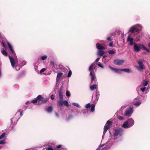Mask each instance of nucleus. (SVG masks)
<instances>
[{"mask_svg":"<svg viewBox=\"0 0 150 150\" xmlns=\"http://www.w3.org/2000/svg\"><path fill=\"white\" fill-rule=\"evenodd\" d=\"M100 59V57H98L95 60V62L92 63L90 66L88 70L90 72L89 74L90 76L91 77V83H92L93 81L94 83H96V76L95 74V71L94 70L95 69L96 66L95 62H98Z\"/></svg>","mask_w":150,"mask_h":150,"instance_id":"nucleus-1","label":"nucleus"},{"mask_svg":"<svg viewBox=\"0 0 150 150\" xmlns=\"http://www.w3.org/2000/svg\"><path fill=\"white\" fill-rule=\"evenodd\" d=\"M142 27V26L140 24H137L131 27L129 30V31L132 33H138L141 30Z\"/></svg>","mask_w":150,"mask_h":150,"instance_id":"nucleus-2","label":"nucleus"},{"mask_svg":"<svg viewBox=\"0 0 150 150\" xmlns=\"http://www.w3.org/2000/svg\"><path fill=\"white\" fill-rule=\"evenodd\" d=\"M63 86L62 85L60 88L59 93V100L57 102V104L60 107L63 106Z\"/></svg>","mask_w":150,"mask_h":150,"instance_id":"nucleus-3","label":"nucleus"},{"mask_svg":"<svg viewBox=\"0 0 150 150\" xmlns=\"http://www.w3.org/2000/svg\"><path fill=\"white\" fill-rule=\"evenodd\" d=\"M114 130L115 132L114 133V138L113 139L114 140L117 138V137H115L117 136H121L123 134L124 130L121 128L116 129Z\"/></svg>","mask_w":150,"mask_h":150,"instance_id":"nucleus-4","label":"nucleus"},{"mask_svg":"<svg viewBox=\"0 0 150 150\" xmlns=\"http://www.w3.org/2000/svg\"><path fill=\"white\" fill-rule=\"evenodd\" d=\"M133 112V108L132 107H129L126 109L124 115L126 116L130 117L132 115Z\"/></svg>","mask_w":150,"mask_h":150,"instance_id":"nucleus-5","label":"nucleus"},{"mask_svg":"<svg viewBox=\"0 0 150 150\" xmlns=\"http://www.w3.org/2000/svg\"><path fill=\"white\" fill-rule=\"evenodd\" d=\"M112 124V121L108 120L106 124L105 125L104 127V131L103 132V134L102 136V138L105 135L107 131L110 128L111 125Z\"/></svg>","mask_w":150,"mask_h":150,"instance_id":"nucleus-6","label":"nucleus"},{"mask_svg":"<svg viewBox=\"0 0 150 150\" xmlns=\"http://www.w3.org/2000/svg\"><path fill=\"white\" fill-rule=\"evenodd\" d=\"M62 145L60 144L57 146L56 147L53 144H51L48 145L49 147L46 149V150H59V149L61 148Z\"/></svg>","mask_w":150,"mask_h":150,"instance_id":"nucleus-7","label":"nucleus"},{"mask_svg":"<svg viewBox=\"0 0 150 150\" xmlns=\"http://www.w3.org/2000/svg\"><path fill=\"white\" fill-rule=\"evenodd\" d=\"M38 100H39L41 102V104H44L46 103L49 100L48 98H44L41 95H38L37 97Z\"/></svg>","mask_w":150,"mask_h":150,"instance_id":"nucleus-8","label":"nucleus"},{"mask_svg":"<svg viewBox=\"0 0 150 150\" xmlns=\"http://www.w3.org/2000/svg\"><path fill=\"white\" fill-rule=\"evenodd\" d=\"M137 63L139 66L137 67V68L140 71H142L145 68V67L143 63V61L142 60H139L137 61Z\"/></svg>","mask_w":150,"mask_h":150,"instance_id":"nucleus-9","label":"nucleus"},{"mask_svg":"<svg viewBox=\"0 0 150 150\" xmlns=\"http://www.w3.org/2000/svg\"><path fill=\"white\" fill-rule=\"evenodd\" d=\"M125 60L124 59H115L114 60L113 63L115 65L120 66L124 63Z\"/></svg>","mask_w":150,"mask_h":150,"instance_id":"nucleus-10","label":"nucleus"},{"mask_svg":"<svg viewBox=\"0 0 150 150\" xmlns=\"http://www.w3.org/2000/svg\"><path fill=\"white\" fill-rule=\"evenodd\" d=\"M63 75V74L62 72H59L57 73L56 79V85H57V86L59 83V80Z\"/></svg>","mask_w":150,"mask_h":150,"instance_id":"nucleus-11","label":"nucleus"},{"mask_svg":"<svg viewBox=\"0 0 150 150\" xmlns=\"http://www.w3.org/2000/svg\"><path fill=\"white\" fill-rule=\"evenodd\" d=\"M15 57V55H14V57H13L10 56H9V59L11 64L12 67L14 68L15 67V62L16 60H17V58L16 59L14 58Z\"/></svg>","mask_w":150,"mask_h":150,"instance_id":"nucleus-12","label":"nucleus"},{"mask_svg":"<svg viewBox=\"0 0 150 150\" xmlns=\"http://www.w3.org/2000/svg\"><path fill=\"white\" fill-rule=\"evenodd\" d=\"M137 99V98L134 99L133 102L132 103L133 105L136 107L139 106L142 103V101L140 100H135Z\"/></svg>","mask_w":150,"mask_h":150,"instance_id":"nucleus-13","label":"nucleus"},{"mask_svg":"<svg viewBox=\"0 0 150 150\" xmlns=\"http://www.w3.org/2000/svg\"><path fill=\"white\" fill-rule=\"evenodd\" d=\"M96 48L99 50H104L105 49L103 45L102 44L98 43H96Z\"/></svg>","mask_w":150,"mask_h":150,"instance_id":"nucleus-14","label":"nucleus"},{"mask_svg":"<svg viewBox=\"0 0 150 150\" xmlns=\"http://www.w3.org/2000/svg\"><path fill=\"white\" fill-rule=\"evenodd\" d=\"M127 121L128 122L130 127L133 126L134 124V121L132 118H129L127 120Z\"/></svg>","mask_w":150,"mask_h":150,"instance_id":"nucleus-15","label":"nucleus"},{"mask_svg":"<svg viewBox=\"0 0 150 150\" xmlns=\"http://www.w3.org/2000/svg\"><path fill=\"white\" fill-rule=\"evenodd\" d=\"M100 93L98 91H97L96 90V98L95 100H94V97H93V96H92V99H93L94 100V101L96 103L97 102L99 99V97L100 96Z\"/></svg>","mask_w":150,"mask_h":150,"instance_id":"nucleus-16","label":"nucleus"},{"mask_svg":"<svg viewBox=\"0 0 150 150\" xmlns=\"http://www.w3.org/2000/svg\"><path fill=\"white\" fill-rule=\"evenodd\" d=\"M134 39L130 36H128L127 38V41L129 42V45L130 46H132L133 45Z\"/></svg>","mask_w":150,"mask_h":150,"instance_id":"nucleus-17","label":"nucleus"},{"mask_svg":"<svg viewBox=\"0 0 150 150\" xmlns=\"http://www.w3.org/2000/svg\"><path fill=\"white\" fill-rule=\"evenodd\" d=\"M121 127L125 129H128L130 128L129 123L127 120L125 121L122 125Z\"/></svg>","mask_w":150,"mask_h":150,"instance_id":"nucleus-18","label":"nucleus"},{"mask_svg":"<svg viewBox=\"0 0 150 150\" xmlns=\"http://www.w3.org/2000/svg\"><path fill=\"white\" fill-rule=\"evenodd\" d=\"M109 67L111 70L115 71V72L116 73H121V71H122V69H116L110 66H109Z\"/></svg>","mask_w":150,"mask_h":150,"instance_id":"nucleus-19","label":"nucleus"},{"mask_svg":"<svg viewBox=\"0 0 150 150\" xmlns=\"http://www.w3.org/2000/svg\"><path fill=\"white\" fill-rule=\"evenodd\" d=\"M140 48H141L140 47L139 45V46L136 44H134V50L135 52H139L140 50Z\"/></svg>","mask_w":150,"mask_h":150,"instance_id":"nucleus-20","label":"nucleus"},{"mask_svg":"<svg viewBox=\"0 0 150 150\" xmlns=\"http://www.w3.org/2000/svg\"><path fill=\"white\" fill-rule=\"evenodd\" d=\"M46 111L49 113H51L53 110V107L52 106H50L48 107H46L45 108Z\"/></svg>","mask_w":150,"mask_h":150,"instance_id":"nucleus-21","label":"nucleus"},{"mask_svg":"<svg viewBox=\"0 0 150 150\" xmlns=\"http://www.w3.org/2000/svg\"><path fill=\"white\" fill-rule=\"evenodd\" d=\"M23 111H20V110L18 111L16 113V114L15 115V117H16L17 116L20 115V116L19 117V118L17 120V121H18V120L20 119L21 117L23 115Z\"/></svg>","mask_w":150,"mask_h":150,"instance_id":"nucleus-22","label":"nucleus"},{"mask_svg":"<svg viewBox=\"0 0 150 150\" xmlns=\"http://www.w3.org/2000/svg\"><path fill=\"white\" fill-rule=\"evenodd\" d=\"M6 132H4L1 135H0V141H4V139L6 138Z\"/></svg>","mask_w":150,"mask_h":150,"instance_id":"nucleus-23","label":"nucleus"},{"mask_svg":"<svg viewBox=\"0 0 150 150\" xmlns=\"http://www.w3.org/2000/svg\"><path fill=\"white\" fill-rule=\"evenodd\" d=\"M139 46L142 49L150 53V51L148 49H147L145 47L143 44H140Z\"/></svg>","mask_w":150,"mask_h":150,"instance_id":"nucleus-24","label":"nucleus"},{"mask_svg":"<svg viewBox=\"0 0 150 150\" xmlns=\"http://www.w3.org/2000/svg\"><path fill=\"white\" fill-rule=\"evenodd\" d=\"M103 50H99L98 52V55L99 56H103L105 53V52Z\"/></svg>","mask_w":150,"mask_h":150,"instance_id":"nucleus-25","label":"nucleus"},{"mask_svg":"<svg viewBox=\"0 0 150 150\" xmlns=\"http://www.w3.org/2000/svg\"><path fill=\"white\" fill-rule=\"evenodd\" d=\"M122 71L128 73H131L132 72V71L130 69H122Z\"/></svg>","mask_w":150,"mask_h":150,"instance_id":"nucleus-26","label":"nucleus"},{"mask_svg":"<svg viewBox=\"0 0 150 150\" xmlns=\"http://www.w3.org/2000/svg\"><path fill=\"white\" fill-rule=\"evenodd\" d=\"M97 86L96 84H93L90 86V88L91 90L93 91L96 89Z\"/></svg>","mask_w":150,"mask_h":150,"instance_id":"nucleus-27","label":"nucleus"},{"mask_svg":"<svg viewBox=\"0 0 150 150\" xmlns=\"http://www.w3.org/2000/svg\"><path fill=\"white\" fill-rule=\"evenodd\" d=\"M141 86H139V87H138L137 88V91H139V89H140V90L142 92H144L145 91V90L146 89V88L145 87H144V88H139V87H140Z\"/></svg>","mask_w":150,"mask_h":150,"instance_id":"nucleus-28","label":"nucleus"},{"mask_svg":"<svg viewBox=\"0 0 150 150\" xmlns=\"http://www.w3.org/2000/svg\"><path fill=\"white\" fill-rule=\"evenodd\" d=\"M63 105L64 104L67 107L69 106V104L68 101L66 100H63Z\"/></svg>","mask_w":150,"mask_h":150,"instance_id":"nucleus-29","label":"nucleus"},{"mask_svg":"<svg viewBox=\"0 0 150 150\" xmlns=\"http://www.w3.org/2000/svg\"><path fill=\"white\" fill-rule=\"evenodd\" d=\"M91 111L92 112H93L95 111V105L94 104H92L91 106Z\"/></svg>","mask_w":150,"mask_h":150,"instance_id":"nucleus-30","label":"nucleus"},{"mask_svg":"<svg viewBox=\"0 0 150 150\" xmlns=\"http://www.w3.org/2000/svg\"><path fill=\"white\" fill-rule=\"evenodd\" d=\"M1 53L4 55L5 56H7V52L4 50L3 49H2V50H1Z\"/></svg>","mask_w":150,"mask_h":150,"instance_id":"nucleus-31","label":"nucleus"},{"mask_svg":"<svg viewBox=\"0 0 150 150\" xmlns=\"http://www.w3.org/2000/svg\"><path fill=\"white\" fill-rule=\"evenodd\" d=\"M72 105H73L76 106L79 108H80L81 107L79 105L78 103H74V102L73 103H72Z\"/></svg>","mask_w":150,"mask_h":150,"instance_id":"nucleus-32","label":"nucleus"},{"mask_svg":"<svg viewBox=\"0 0 150 150\" xmlns=\"http://www.w3.org/2000/svg\"><path fill=\"white\" fill-rule=\"evenodd\" d=\"M11 51V53L12 54H13L14 55H15V57L14 58L15 59H17V57H16V54L15 53L14 51L13 50V48L9 49Z\"/></svg>","mask_w":150,"mask_h":150,"instance_id":"nucleus-33","label":"nucleus"},{"mask_svg":"<svg viewBox=\"0 0 150 150\" xmlns=\"http://www.w3.org/2000/svg\"><path fill=\"white\" fill-rule=\"evenodd\" d=\"M148 82L147 81L144 80V81H143L142 84L144 86H146L148 85Z\"/></svg>","mask_w":150,"mask_h":150,"instance_id":"nucleus-34","label":"nucleus"},{"mask_svg":"<svg viewBox=\"0 0 150 150\" xmlns=\"http://www.w3.org/2000/svg\"><path fill=\"white\" fill-rule=\"evenodd\" d=\"M108 53L110 54H113L115 53V51L112 50H109L108 51Z\"/></svg>","mask_w":150,"mask_h":150,"instance_id":"nucleus-35","label":"nucleus"},{"mask_svg":"<svg viewBox=\"0 0 150 150\" xmlns=\"http://www.w3.org/2000/svg\"><path fill=\"white\" fill-rule=\"evenodd\" d=\"M73 117V116L72 115H69L68 117L66 118V120L67 121L71 119Z\"/></svg>","mask_w":150,"mask_h":150,"instance_id":"nucleus-36","label":"nucleus"},{"mask_svg":"<svg viewBox=\"0 0 150 150\" xmlns=\"http://www.w3.org/2000/svg\"><path fill=\"white\" fill-rule=\"evenodd\" d=\"M47 58V56L46 55H44L41 56V59L42 60H44L46 59Z\"/></svg>","mask_w":150,"mask_h":150,"instance_id":"nucleus-37","label":"nucleus"},{"mask_svg":"<svg viewBox=\"0 0 150 150\" xmlns=\"http://www.w3.org/2000/svg\"><path fill=\"white\" fill-rule=\"evenodd\" d=\"M37 100H38L36 98L35 99L32 100L31 102L34 104L36 103L37 102Z\"/></svg>","mask_w":150,"mask_h":150,"instance_id":"nucleus-38","label":"nucleus"},{"mask_svg":"<svg viewBox=\"0 0 150 150\" xmlns=\"http://www.w3.org/2000/svg\"><path fill=\"white\" fill-rule=\"evenodd\" d=\"M72 74V72L71 70H70L68 72V74L67 75V77L68 78L71 77Z\"/></svg>","mask_w":150,"mask_h":150,"instance_id":"nucleus-39","label":"nucleus"},{"mask_svg":"<svg viewBox=\"0 0 150 150\" xmlns=\"http://www.w3.org/2000/svg\"><path fill=\"white\" fill-rule=\"evenodd\" d=\"M91 104L90 103H88L86 104V105L85 106V108L88 109L91 107Z\"/></svg>","mask_w":150,"mask_h":150,"instance_id":"nucleus-40","label":"nucleus"},{"mask_svg":"<svg viewBox=\"0 0 150 150\" xmlns=\"http://www.w3.org/2000/svg\"><path fill=\"white\" fill-rule=\"evenodd\" d=\"M102 61L103 63H106L109 61V59H102Z\"/></svg>","mask_w":150,"mask_h":150,"instance_id":"nucleus-41","label":"nucleus"},{"mask_svg":"<svg viewBox=\"0 0 150 150\" xmlns=\"http://www.w3.org/2000/svg\"><path fill=\"white\" fill-rule=\"evenodd\" d=\"M117 118L119 120H123L124 119V118L123 117H122L120 116H117Z\"/></svg>","mask_w":150,"mask_h":150,"instance_id":"nucleus-42","label":"nucleus"},{"mask_svg":"<svg viewBox=\"0 0 150 150\" xmlns=\"http://www.w3.org/2000/svg\"><path fill=\"white\" fill-rule=\"evenodd\" d=\"M102 69H103L104 68V67L103 65H102L101 63L100 62H98L97 64Z\"/></svg>","mask_w":150,"mask_h":150,"instance_id":"nucleus-43","label":"nucleus"},{"mask_svg":"<svg viewBox=\"0 0 150 150\" xmlns=\"http://www.w3.org/2000/svg\"><path fill=\"white\" fill-rule=\"evenodd\" d=\"M66 95L67 97L70 96V92L68 91H66Z\"/></svg>","mask_w":150,"mask_h":150,"instance_id":"nucleus-44","label":"nucleus"},{"mask_svg":"<svg viewBox=\"0 0 150 150\" xmlns=\"http://www.w3.org/2000/svg\"><path fill=\"white\" fill-rule=\"evenodd\" d=\"M7 44L9 49L12 48V46L11 45L10 43L9 42H7Z\"/></svg>","mask_w":150,"mask_h":150,"instance_id":"nucleus-45","label":"nucleus"},{"mask_svg":"<svg viewBox=\"0 0 150 150\" xmlns=\"http://www.w3.org/2000/svg\"><path fill=\"white\" fill-rule=\"evenodd\" d=\"M50 64L53 67L55 66V64L54 62L53 61H51L50 62Z\"/></svg>","mask_w":150,"mask_h":150,"instance_id":"nucleus-46","label":"nucleus"},{"mask_svg":"<svg viewBox=\"0 0 150 150\" xmlns=\"http://www.w3.org/2000/svg\"><path fill=\"white\" fill-rule=\"evenodd\" d=\"M126 107V105H124L121 107V108L120 109V110H119L120 111H122L123 110L124 108H125Z\"/></svg>","mask_w":150,"mask_h":150,"instance_id":"nucleus-47","label":"nucleus"},{"mask_svg":"<svg viewBox=\"0 0 150 150\" xmlns=\"http://www.w3.org/2000/svg\"><path fill=\"white\" fill-rule=\"evenodd\" d=\"M14 67H15L17 71H18L20 69V67L18 66H15Z\"/></svg>","mask_w":150,"mask_h":150,"instance_id":"nucleus-48","label":"nucleus"},{"mask_svg":"<svg viewBox=\"0 0 150 150\" xmlns=\"http://www.w3.org/2000/svg\"><path fill=\"white\" fill-rule=\"evenodd\" d=\"M46 70V69L45 68H43V69H42L40 71V73H43V72L45 71Z\"/></svg>","mask_w":150,"mask_h":150,"instance_id":"nucleus-49","label":"nucleus"},{"mask_svg":"<svg viewBox=\"0 0 150 150\" xmlns=\"http://www.w3.org/2000/svg\"><path fill=\"white\" fill-rule=\"evenodd\" d=\"M113 42H111L109 44V46L110 47H113Z\"/></svg>","mask_w":150,"mask_h":150,"instance_id":"nucleus-50","label":"nucleus"},{"mask_svg":"<svg viewBox=\"0 0 150 150\" xmlns=\"http://www.w3.org/2000/svg\"><path fill=\"white\" fill-rule=\"evenodd\" d=\"M76 114H75V115L76 116H77L79 114V112L77 110L75 112Z\"/></svg>","mask_w":150,"mask_h":150,"instance_id":"nucleus-51","label":"nucleus"},{"mask_svg":"<svg viewBox=\"0 0 150 150\" xmlns=\"http://www.w3.org/2000/svg\"><path fill=\"white\" fill-rule=\"evenodd\" d=\"M107 40L108 41H111V38L110 36H109L107 38Z\"/></svg>","mask_w":150,"mask_h":150,"instance_id":"nucleus-52","label":"nucleus"},{"mask_svg":"<svg viewBox=\"0 0 150 150\" xmlns=\"http://www.w3.org/2000/svg\"><path fill=\"white\" fill-rule=\"evenodd\" d=\"M51 99L52 100H53L54 98V96L53 95H52L50 96Z\"/></svg>","mask_w":150,"mask_h":150,"instance_id":"nucleus-53","label":"nucleus"},{"mask_svg":"<svg viewBox=\"0 0 150 150\" xmlns=\"http://www.w3.org/2000/svg\"><path fill=\"white\" fill-rule=\"evenodd\" d=\"M23 65H24L26 64V62L25 61H23L22 62Z\"/></svg>","mask_w":150,"mask_h":150,"instance_id":"nucleus-54","label":"nucleus"},{"mask_svg":"<svg viewBox=\"0 0 150 150\" xmlns=\"http://www.w3.org/2000/svg\"><path fill=\"white\" fill-rule=\"evenodd\" d=\"M105 145V144L104 143L103 144H102V143L101 142V144L99 146V147H101Z\"/></svg>","mask_w":150,"mask_h":150,"instance_id":"nucleus-55","label":"nucleus"},{"mask_svg":"<svg viewBox=\"0 0 150 150\" xmlns=\"http://www.w3.org/2000/svg\"><path fill=\"white\" fill-rule=\"evenodd\" d=\"M108 55H107L105 54L103 56V59H106V58L108 57Z\"/></svg>","mask_w":150,"mask_h":150,"instance_id":"nucleus-56","label":"nucleus"},{"mask_svg":"<svg viewBox=\"0 0 150 150\" xmlns=\"http://www.w3.org/2000/svg\"><path fill=\"white\" fill-rule=\"evenodd\" d=\"M67 150V149H64L63 148H62V146H61V148H60L59 149V150Z\"/></svg>","mask_w":150,"mask_h":150,"instance_id":"nucleus-57","label":"nucleus"},{"mask_svg":"<svg viewBox=\"0 0 150 150\" xmlns=\"http://www.w3.org/2000/svg\"><path fill=\"white\" fill-rule=\"evenodd\" d=\"M5 143V141H0V144H4Z\"/></svg>","mask_w":150,"mask_h":150,"instance_id":"nucleus-58","label":"nucleus"},{"mask_svg":"<svg viewBox=\"0 0 150 150\" xmlns=\"http://www.w3.org/2000/svg\"><path fill=\"white\" fill-rule=\"evenodd\" d=\"M55 115H56V116L57 117H59V114H58L56 112H55Z\"/></svg>","mask_w":150,"mask_h":150,"instance_id":"nucleus-59","label":"nucleus"},{"mask_svg":"<svg viewBox=\"0 0 150 150\" xmlns=\"http://www.w3.org/2000/svg\"><path fill=\"white\" fill-rule=\"evenodd\" d=\"M83 114L84 116H85V115L86 114H87V113L86 112H83Z\"/></svg>","mask_w":150,"mask_h":150,"instance_id":"nucleus-60","label":"nucleus"},{"mask_svg":"<svg viewBox=\"0 0 150 150\" xmlns=\"http://www.w3.org/2000/svg\"><path fill=\"white\" fill-rule=\"evenodd\" d=\"M14 118H13L11 119V123H12H12H13V120H14Z\"/></svg>","mask_w":150,"mask_h":150,"instance_id":"nucleus-61","label":"nucleus"},{"mask_svg":"<svg viewBox=\"0 0 150 150\" xmlns=\"http://www.w3.org/2000/svg\"><path fill=\"white\" fill-rule=\"evenodd\" d=\"M37 67H35V70L36 71H37Z\"/></svg>","mask_w":150,"mask_h":150,"instance_id":"nucleus-62","label":"nucleus"},{"mask_svg":"<svg viewBox=\"0 0 150 150\" xmlns=\"http://www.w3.org/2000/svg\"><path fill=\"white\" fill-rule=\"evenodd\" d=\"M100 149V147H98L97 149L96 150H99Z\"/></svg>","mask_w":150,"mask_h":150,"instance_id":"nucleus-63","label":"nucleus"},{"mask_svg":"<svg viewBox=\"0 0 150 150\" xmlns=\"http://www.w3.org/2000/svg\"><path fill=\"white\" fill-rule=\"evenodd\" d=\"M148 46L150 48V43H148Z\"/></svg>","mask_w":150,"mask_h":150,"instance_id":"nucleus-64","label":"nucleus"}]
</instances>
